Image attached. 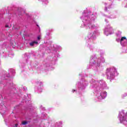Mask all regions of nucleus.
I'll use <instances>...</instances> for the list:
<instances>
[{
    "instance_id": "0eeeda50",
    "label": "nucleus",
    "mask_w": 127,
    "mask_h": 127,
    "mask_svg": "<svg viewBox=\"0 0 127 127\" xmlns=\"http://www.w3.org/2000/svg\"><path fill=\"white\" fill-rule=\"evenodd\" d=\"M11 44H14V45L12 46L13 48H14V46L15 45V42L14 41H13L12 43H11Z\"/></svg>"
},
{
    "instance_id": "f03ea898",
    "label": "nucleus",
    "mask_w": 127,
    "mask_h": 127,
    "mask_svg": "<svg viewBox=\"0 0 127 127\" xmlns=\"http://www.w3.org/2000/svg\"><path fill=\"white\" fill-rule=\"evenodd\" d=\"M89 23H90V21H89V20H88L85 22V25H86V26H88L89 28H94L95 27V25H92V24H90Z\"/></svg>"
},
{
    "instance_id": "2eb2a0df",
    "label": "nucleus",
    "mask_w": 127,
    "mask_h": 127,
    "mask_svg": "<svg viewBox=\"0 0 127 127\" xmlns=\"http://www.w3.org/2000/svg\"><path fill=\"white\" fill-rule=\"evenodd\" d=\"M106 9H108L106 8Z\"/></svg>"
},
{
    "instance_id": "ddd939ff",
    "label": "nucleus",
    "mask_w": 127,
    "mask_h": 127,
    "mask_svg": "<svg viewBox=\"0 0 127 127\" xmlns=\"http://www.w3.org/2000/svg\"><path fill=\"white\" fill-rule=\"evenodd\" d=\"M72 92H75V90H72Z\"/></svg>"
},
{
    "instance_id": "1a4fd4ad",
    "label": "nucleus",
    "mask_w": 127,
    "mask_h": 127,
    "mask_svg": "<svg viewBox=\"0 0 127 127\" xmlns=\"http://www.w3.org/2000/svg\"><path fill=\"white\" fill-rule=\"evenodd\" d=\"M5 26V27H7V28L10 27V26H9V25H6Z\"/></svg>"
},
{
    "instance_id": "7ed1b4c3",
    "label": "nucleus",
    "mask_w": 127,
    "mask_h": 127,
    "mask_svg": "<svg viewBox=\"0 0 127 127\" xmlns=\"http://www.w3.org/2000/svg\"><path fill=\"white\" fill-rule=\"evenodd\" d=\"M91 64H96V58L92 57L90 59Z\"/></svg>"
},
{
    "instance_id": "6e6552de",
    "label": "nucleus",
    "mask_w": 127,
    "mask_h": 127,
    "mask_svg": "<svg viewBox=\"0 0 127 127\" xmlns=\"http://www.w3.org/2000/svg\"><path fill=\"white\" fill-rule=\"evenodd\" d=\"M88 18H89V16H85V17H84V19H85V20L87 21V19H88Z\"/></svg>"
},
{
    "instance_id": "f257e3e1",
    "label": "nucleus",
    "mask_w": 127,
    "mask_h": 127,
    "mask_svg": "<svg viewBox=\"0 0 127 127\" xmlns=\"http://www.w3.org/2000/svg\"><path fill=\"white\" fill-rule=\"evenodd\" d=\"M99 99L102 100V99H105L107 97V92L104 91L102 94H100V95H98Z\"/></svg>"
},
{
    "instance_id": "20e7f679",
    "label": "nucleus",
    "mask_w": 127,
    "mask_h": 127,
    "mask_svg": "<svg viewBox=\"0 0 127 127\" xmlns=\"http://www.w3.org/2000/svg\"><path fill=\"white\" fill-rule=\"evenodd\" d=\"M30 46H34L35 44H38L37 41H33L29 43Z\"/></svg>"
},
{
    "instance_id": "9d476101",
    "label": "nucleus",
    "mask_w": 127,
    "mask_h": 127,
    "mask_svg": "<svg viewBox=\"0 0 127 127\" xmlns=\"http://www.w3.org/2000/svg\"><path fill=\"white\" fill-rule=\"evenodd\" d=\"M37 39H38V40H40V36H38L37 37Z\"/></svg>"
},
{
    "instance_id": "f8f14e48",
    "label": "nucleus",
    "mask_w": 127,
    "mask_h": 127,
    "mask_svg": "<svg viewBox=\"0 0 127 127\" xmlns=\"http://www.w3.org/2000/svg\"><path fill=\"white\" fill-rule=\"evenodd\" d=\"M18 126V124H15L14 127H17Z\"/></svg>"
},
{
    "instance_id": "9b49d317",
    "label": "nucleus",
    "mask_w": 127,
    "mask_h": 127,
    "mask_svg": "<svg viewBox=\"0 0 127 127\" xmlns=\"http://www.w3.org/2000/svg\"><path fill=\"white\" fill-rule=\"evenodd\" d=\"M94 36H96V34H92V37H94Z\"/></svg>"
},
{
    "instance_id": "4468645a",
    "label": "nucleus",
    "mask_w": 127,
    "mask_h": 127,
    "mask_svg": "<svg viewBox=\"0 0 127 127\" xmlns=\"http://www.w3.org/2000/svg\"><path fill=\"white\" fill-rule=\"evenodd\" d=\"M86 15H88V14H86Z\"/></svg>"
},
{
    "instance_id": "39448f33",
    "label": "nucleus",
    "mask_w": 127,
    "mask_h": 127,
    "mask_svg": "<svg viewBox=\"0 0 127 127\" xmlns=\"http://www.w3.org/2000/svg\"><path fill=\"white\" fill-rule=\"evenodd\" d=\"M125 39H127V38L126 37H122L121 39V41H124Z\"/></svg>"
},
{
    "instance_id": "423d86ee",
    "label": "nucleus",
    "mask_w": 127,
    "mask_h": 127,
    "mask_svg": "<svg viewBox=\"0 0 127 127\" xmlns=\"http://www.w3.org/2000/svg\"><path fill=\"white\" fill-rule=\"evenodd\" d=\"M22 124H23V125H27V122L26 121H23L22 122Z\"/></svg>"
}]
</instances>
